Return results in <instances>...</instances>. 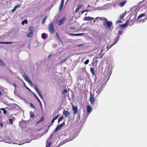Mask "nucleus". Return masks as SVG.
I'll return each instance as SVG.
<instances>
[{
  "label": "nucleus",
  "mask_w": 147,
  "mask_h": 147,
  "mask_svg": "<svg viewBox=\"0 0 147 147\" xmlns=\"http://www.w3.org/2000/svg\"><path fill=\"white\" fill-rule=\"evenodd\" d=\"M23 76L24 79L31 86H32L33 84L31 81L29 79L28 76L26 74H24Z\"/></svg>",
  "instance_id": "4"
},
{
  "label": "nucleus",
  "mask_w": 147,
  "mask_h": 147,
  "mask_svg": "<svg viewBox=\"0 0 147 147\" xmlns=\"http://www.w3.org/2000/svg\"><path fill=\"white\" fill-rule=\"evenodd\" d=\"M29 30L30 31H33L34 32V28L32 26H30L29 28Z\"/></svg>",
  "instance_id": "31"
},
{
  "label": "nucleus",
  "mask_w": 147,
  "mask_h": 147,
  "mask_svg": "<svg viewBox=\"0 0 147 147\" xmlns=\"http://www.w3.org/2000/svg\"><path fill=\"white\" fill-rule=\"evenodd\" d=\"M63 5H64L63 3H61L59 7V11H61L62 10V9L63 8Z\"/></svg>",
  "instance_id": "20"
},
{
  "label": "nucleus",
  "mask_w": 147,
  "mask_h": 147,
  "mask_svg": "<svg viewBox=\"0 0 147 147\" xmlns=\"http://www.w3.org/2000/svg\"><path fill=\"white\" fill-rule=\"evenodd\" d=\"M95 19H99L102 20L104 22L103 25L106 28H110L112 24V22L111 21H109L107 19L105 18H102L101 17H97Z\"/></svg>",
  "instance_id": "1"
},
{
  "label": "nucleus",
  "mask_w": 147,
  "mask_h": 147,
  "mask_svg": "<svg viewBox=\"0 0 147 147\" xmlns=\"http://www.w3.org/2000/svg\"><path fill=\"white\" fill-rule=\"evenodd\" d=\"M97 57H96V58H94L93 59V61L96 63H97L98 62L97 60Z\"/></svg>",
  "instance_id": "42"
},
{
  "label": "nucleus",
  "mask_w": 147,
  "mask_h": 147,
  "mask_svg": "<svg viewBox=\"0 0 147 147\" xmlns=\"http://www.w3.org/2000/svg\"><path fill=\"white\" fill-rule=\"evenodd\" d=\"M0 109L3 111V113L4 115H6L8 113L7 111L4 109L2 108Z\"/></svg>",
  "instance_id": "16"
},
{
  "label": "nucleus",
  "mask_w": 147,
  "mask_h": 147,
  "mask_svg": "<svg viewBox=\"0 0 147 147\" xmlns=\"http://www.w3.org/2000/svg\"><path fill=\"white\" fill-rule=\"evenodd\" d=\"M55 120L54 118H53L52 119V121H51L52 124H51V125H53V123L54 122Z\"/></svg>",
  "instance_id": "46"
},
{
  "label": "nucleus",
  "mask_w": 147,
  "mask_h": 147,
  "mask_svg": "<svg viewBox=\"0 0 147 147\" xmlns=\"http://www.w3.org/2000/svg\"><path fill=\"white\" fill-rule=\"evenodd\" d=\"M129 21L128 20V21H127L125 23L127 24V25L129 24Z\"/></svg>",
  "instance_id": "49"
},
{
  "label": "nucleus",
  "mask_w": 147,
  "mask_h": 147,
  "mask_svg": "<svg viewBox=\"0 0 147 147\" xmlns=\"http://www.w3.org/2000/svg\"><path fill=\"white\" fill-rule=\"evenodd\" d=\"M72 110L73 111V114H75L77 113L78 109L77 107L76 106L74 107L73 105Z\"/></svg>",
  "instance_id": "7"
},
{
  "label": "nucleus",
  "mask_w": 147,
  "mask_h": 147,
  "mask_svg": "<svg viewBox=\"0 0 147 147\" xmlns=\"http://www.w3.org/2000/svg\"><path fill=\"white\" fill-rule=\"evenodd\" d=\"M79 10V9L78 8H77V9L76 10L75 12H77Z\"/></svg>",
  "instance_id": "55"
},
{
  "label": "nucleus",
  "mask_w": 147,
  "mask_h": 147,
  "mask_svg": "<svg viewBox=\"0 0 147 147\" xmlns=\"http://www.w3.org/2000/svg\"><path fill=\"white\" fill-rule=\"evenodd\" d=\"M47 37L46 36V34L45 33H43L42 34V38L43 39H44L45 38H47Z\"/></svg>",
  "instance_id": "27"
},
{
  "label": "nucleus",
  "mask_w": 147,
  "mask_h": 147,
  "mask_svg": "<svg viewBox=\"0 0 147 147\" xmlns=\"http://www.w3.org/2000/svg\"><path fill=\"white\" fill-rule=\"evenodd\" d=\"M10 138L9 137H7L6 139L5 140H10Z\"/></svg>",
  "instance_id": "53"
},
{
  "label": "nucleus",
  "mask_w": 147,
  "mask_h": 147,
  "mask_svg": "<svg viewBox=\"0 0 147 147\" xmlns=\"http://www.w3.org/2000/svg\"><path fill=\"white\" fill-rule=\"evenodd\" d=\"M34 88H35V90L37 92V93H38V94L40 96V95H41V92H40V91L38 89V88H37V86H36V85H34Z\"/></svg>",
  "instance_id": "11"
},
{
  "label": "nucleus",
  "mask_w": 147,
  "mask_h": 147,
  "mask_svg": "<svg viewBox=\"0 0 147 147\" xmlns=\"http://www.w3.org/2000/svg\"><path fill=\"white\" fill-rule=\"evenodd\" d=\"M34 117V115L33 114H32L31 115V117L32 118H33Z\"/></svg>",
  "instance_id": "51"
},
{
  "label": "nucleus",
  "mask_w": 147,
  "mask_h": 147,
  "mask_svg": "<svg viewBox=\"0 0 147 147\" xmlns=\"http://www.w3.org/2000/svg\"><path fill=\"white\" fill-rule=\"evenodd\" d=\"M27 20H23L22 22V24L23 25H24L25 24H27Z\"/></svg>",
  "instance_id": "28"
},
{
  "label": "nucleus",
  "mask_w": 147,
  "mask_h": 147,
  "mask_svg": "<svg viewBox=\"0 0 147 147\" xmlns=\"http://www.w3.org/2000/svg\"><path fill=\"white\" fill-rule=\"evenodd\" d=\"M103 88L104 87H103L102 85H98L97 86L95 89L96 90V93L97 94L96 95V97L100 94Z\"/></svg>",
  "instance_id": "2"
},
{
  "label": "nucleus",
  "mask_w": 147,
  "mask_h": 147,
  "mask_svg": "<svg viewBox=\"0 0 147 147\" xmlns=\"http://www.w3.org/2000/svg\"><path fill=\"white\" fill-rule=\"evenodd\" d=\"M44 120V117H42L39 120V121L38 122V123H39L43 121Z\"/></svg>",
  "instance_id": "26"
},
{
  "label": "nucleus",
  "mask_w": 147,
  "mask_h": 147,
  "mask_svg": "<svg viewBox=\"0 0 147 147\" xmlns=\"http://www.w3.org/2000/svg\"><path fill=\"white\" fill-rule=\"evenodd\" d=\"M47 18V16H45L44 18L43 19L42 22V24H45V22Z\"/></svg>",
  "instance_id": "18"
},
{
  "label": "nucleus",
  "mask_w": 147,
  "mask_h": 147,
  "mask_svg": "<svg viewBox=\"0 0 147 147\" xmlns=\"http://www.w3.org/2000/svg\"><path fill=\"white\" fill-rule=\"evenodd\" d=\"M94 94L92 93H90V101L92 105L94 104Z\"/></svg>",
  "instance_id": "6"
},
{
  "label": "nucleus",
  "mask_w": 147,
  "mask_h": 147,
  "mask_svg": "<svg viewBox=\"0 0 147 147\" xmlns=\"http://www.w3.org/2000/svg\"><path fill=\"white\" fill-rule=\"evenodd\" d=\"M114 45V44L112 43L109 46H107L106 47V49H107V51L108 50L111 48Z\"/></svg>",
  "instance_id": "21"
},
{
  "label": "nucleus",
  "mask_w": 147,
  "mask_h": 147,
  "mask_svg": "<svg viewBox=\"0 0 147 147\" xmlns=\"http://www.w3.org/2000/svg\"><path fill=\"white\" fill-rule=\"evenodd\" d=\"M65 123L64 122H63L62 123L58 125L55 129L54 131V132H55L60 129L61 127H62L63 125H65Z\"/></svg>",
  "instance_id": "5"
},
{
  "label": "nucleus",
  "mask_w": 147,
  "mask_h": 147,
  "mask_svg": "<svg viewBox=\"0 0 147 147\" xmlns=\"http://www.w3.org/2000/svg\"><path fill=\"white\" fill-rule=\"evenodd\" d=\"M108 73H109L108 75H109V74H110V76L111 74V73L109 71L108 72L107 71V74Z\"/></svg>",
  "instance_id": "58"
},
{
  "label": "nucleus",
  "mask_w": 147,
  "mask_h": 147,
  "mask_svg": "<svg viewBox=\"0 0 147 147\" xmlns=\"http://www.w3.org/2000/svg\"><path fill=\"white\" fill-rule=\"evenodd\" d=\"M91 110V107L89 105L87 106V112L88 114H89L90 113Z\"/></svg>",
  "instance_id": "13"
},
{
  "label": "nucleus",
  "mask_w": 147,
  "mask_h": 147,
  "mask_svg": "<svg viewBox=\"0 0 147 147\" xmlns=\"http://www.w3.org/2000/svg\"><path fill=\"white\" fill-rule=\"evenodd\" d=\"M117 23H119L121 22V20H117Z\"/></svg>",
  "instance_id": "47"
},
{
  "label": "nucleus",
  "mask_w": 147,
  "mask_h": 147,
  "mask_svg": "<svg viewBox=\"0 0 147 147\" xmlns=\"http://www.w3.org/2000/svg\"><path fill=\"white\" fill-rule=\"evenodd\" d=\"M30 107L32 108L35 109V107L34 105L31 103H30Z\"/></svg>",
  "instance_id": "37"
},
{
  "label": "nucleus",
  "mask_w": 147,
  "mask_h": 147,
  "mask_svg": "<svg viewBox=\"0 0 147 147\" xmlns=\"http://www.w3.org/2000/svg\"><path fill=\"white\" fill-rule=\"evenodd\" d=\"M15 90H16V89L15 90L14 92V94H15L16 95V94H16V92Z\"/></svg>",
  "instance_id": "64"
},
{
  "label": "nucleus",
  "mask_w": 147,
  "mask_h": 147,
  "mask_svg": "<svg viewBox=\"0 0 147 147\" xmlns=\"http://www.w3.org/2000/svg\"><path fill=\"white\" fill-rule=\"evenodd\" d=\"M32 94H33V95L37 99V100H38V101H39V102H40V100L38 98V97L36 95V94L33 92H32Z\"/></svg>",
  "instance_id": "24"
},
{
  "label": "nucleus",
  "mask_w": 147,
  "mask_h": 147,
  "mask_svg": "<svg viewBox=\"0 0 147 147\" xmlns=\"http://www.w3.org/2000/svg\"><path fill=\"white\" fill-rule=\"evenodd\" d=\"M8 121L10 124H13L12 119H9Z\"/></svg>",
  "instance_id": "39"
},
{
  "label": "nucleus",
  "mask_w": 147,
  "mask_h": 147,
  "mask_svg": "<svg viewBox=\"0 0 147 147\" xmlns=\"http://www.w3.org/2000/svg\"><path fill=\"white\" fill-rule=\"evenodd\" d=\"M0 126H1V128H2L3 127V124H1V123L0 124Z\"/></svg>",
  "instance_id": "61"
},
{
  "label": "nucleus",
  "mask_w": 147,
  "mask_h": 147,
  "mask_svg": "<svg viewBox=\"0 0 147 147\" xmlns=\"http://www.w3.org/2000/svg\"><path fill=\"white\" fill-rule=\"evenodd\" d=\"M14 43L13 42H4V44H11Z\"/></svg>",
  "instance_id": "29"
},
{
  "label": "nucleus",
  "mask_w": 147,
  "mask_h": 147,
  "mask_svg": "<svg viewBox=\"0 0 147 147\" xmlns=\"http://www.w3.org/2000/svg\"><path fill=\"white\" fill-rule=\"evenodd\" d=\"M86 11H85V10H84L82 11V12H81V13L82 14L83 13H84V12Z\"/></svg>",
  "instance_id": "62"
},
{
  "label": "nucleus",
  "mask_w": 147,
  "mask_h": 147,
  "mask_svg": "<svg viewBox=\"0 0 147 147\" xmlns=\"http://www.w3.org/2000/svg\"><path fill=\"white\" fill-rule=\"evenodd\" d=\"M63 111V114L65 115L66 117H67L70 115V114L68 111H65V110H64Z\"/></svg>",
  "instance_id": "12"
},
{
  "label": "nucleus",
  "mask_w": 147,
  "mask_h": 147,
  "mask_svg": "<svg viewBox=\"0 0 147 147\" xmlns=\"http://www.w3.org/2000/svg\"><path fill=\"white\" fill-rule=\"evenodd\" d=\"M65 20V17L63 18L62 19L58 22V24L59 25H61L63 22H64Z\"/></svg>",
  "instance_id": "8"
},
{
  "label": "nucleus",
  "mask_w": 147,
  "mask_h": 147,
  "mask_svg": "<svg viewBox=\"0 0 147 147\" xmlns=\"http://www.w3.org/2000/svg\"><path fill=\"white\" fill-rule=\"evenodd\" d=\"M52 55H50L49 56L48 58H49L50 57H52Z\"/></svg>",
  "instance_id": "57"
},
{
  "label": "nucleus",
  "mask_w": 147,
  "mask_h": 147,
  "mask_svg": "<svg viewBox=\"0 0 147 147\" xmlns=\"http://www.w3.org/2000/svg\"><path fill=\"white\" fill-rule=\"evenodd\" d=\"M84 33H79V34H73L72 33H69V35L70 36H82L83 34H84Z\"/></svg>",
  "instance_id": "9"
},
{
  "label": "nucleus",
  "mask_w": 147,
  "mask_h": 147,
  "mask_svg": "<svg viewBox=\"0 0 147 147\" xmlns=\"http://www.w3.org/2000/svg\"><path fill=\"white\" fill-rule=\"evenodd\" d=\"M104 54V53H103L101 55H100V54H99V55L100 56V58H101L102 57Z\"/></svg>",
  "instance_id": "45"
},
{
  "label": "nucleus",
  "mask_w": 147,
  "mask_h": 147,
  "mask_svg": "<svg viewBox=\"0 0 147 147\" xmlns=\"http://www.w3.org/2000/svg\"><path fill=\"white\" fill-rule=\"evenodd\" d=\"M51 135L50 136V137L48 139L47 141V142L46 147H50L49 146H48L47 143L48 142V141H49V139L50 138V137H51Z\"/></svg>",
  "instance_id": "43"
},
{
  "label": "nucleus",
  "mask_w": 147,
  "mask_h": 147,
  "mask_svg": "<svg viewBox=\"0 0 147 147\" xmlns=\"http://www.w3.org/2000/svg\"><path fill=\"white\" fill-rule=\"evenodd\" d=\"M145 15L144 13H142L138 17V19H139L142 17L145 16Z\"/></svg>",
  "instance_id": "30"
},
{
  "label": "nucleus",
  "mask_w": 147,
  "mask_h": 147,
  "mask_svg": "<svg viewBox=\"0 0 147 147\" xmlns=\"http://www.w3.org/2000/svg\"><path fill=\"white\" fill-rule=\"evenodd\" d=\"M127 26V24L125 23V24H121L120 26V27L122 29L125 27H126Z\"/></svg>",
  "instance_id": "23"
},
{
  "label": "nucleus",
  "mask_w": 147,
  "mask_h": 147,
  "mask_svg": "<svg viewBox=\"0 0 147 147\" xmlns=\"http://www.w3.org/2000/svg\"><path fill=\"white\" fill-rule=\"evenodd\" d=\"M40 98H41L42 99H43V97H42V94H41V95H40Z\"/></svg>",
  "instance_id": "54"
},
{
  "label": "nucleus",
  "mask_w": 147,
  "mask_h": 147,
  "mask_svg": "<svg viewBox=\"0 0 147 147\" xmlns=\"http://www.w3.org/2000/svg\"><path fill=\"white\" fill-rule=\"evenodd\" d=\"M83 4H80L78 7L77 8L79 10L81 7L83 6Z\"/></svg>",
  "instance_id": "35"
},
{
  "label": "nucleus",
  "mask_w": 147,
  "mask_h": 147,
  "mask_svg": "<svg viewBox=\"0 0 147 147\" xmlns=\"http://www.w3.org/2000/svg\"><path fill=\"white\" fill-rule=\"evenodd\" d=\"M0 65H2V66H4V64L3 63V61L0 59Z\"/></svg>",
  "instance_id": "36"
},
{
  "label": "nucleus",
  "mask_w": 147,
  "mask_h": 147,
  "mask_svg": "<svg viewBox=\"0 0 147 147\" xmlns=\"http://www.w3.org/2000/svg\"><path fill=\"white\" fill-rule=\"evenodd\" d=\"M65 143H66V142H64L63 143H62V144H61V143H60V144H59V146H61V145L62 144H64Z\"/></svg>",
  "instance_id": "48"
},
{
  "label": "nucleus",
  "mask_w": 147,
  "mask_h": 147,
  "mask_svg": "<svg viewBox=\"0 0 147 147\" xmlns=\"http://www.w3.org/2000/svg\"><path fill=\"white\" fill-rule=\"evenodd\" d=\"M51 142H49V143L48 146H50V145H51Z\"/></svg>",
  "instance_id": "60"
},
{
  "label": "nucleus",
  "mask_w": 147,
  "mask_h": 147,
  "mask_svg": "<svg viewBox=\"0 0 147 147\" xmlns=\"http://www.w3.org/2000/svg\"><path fill=\"white\" fill-rule=\"evenodd\" d=\"M63 119V116L61 117L58 120V122L59 123Z\"/></svg>",
  "instance_id": "34"
},
{
  "label": "nucleus",
  "mask_w": 147,
  "mask_h": 147,
  "mask_svg": "<svg viewBox=\"0 0 147 147\" xmlns=\"http://www.w3.org/2000/svg\"><path fill=\"white\" fill-rule=\"evenodd\" d=\"M64 0H61V3H64Z\"/></svg>",
  "instance_id": "59"
},
{
  "label": "nucleus",
  "mask_w": 147,
  "mask_h": 147,
  "mask_svg": "<svg viewBox=\"0 0 147 147\" xmlns=\"http://www.w3.org/2000/svg\"><path fill=\"white\" fill-rule=\"evenodd\" d=\"M68 59V57H66L65 58H64L62 60H61V63H63L65 62Z\"/></svg>",
  "instance_id": "25"
},
{
  "label": "nucleus",
  "mask_w": 147,
  "mask_h": 147,
  "mask_svg": "<svg viewBox=\"0 0 147 147\" xmlns=\"http://www.w3.org/2000/svg\"><path fill=\"white\" fill-rule=\"evenodd\" d=\"M24 84L25 86V87H26V88L28 90H29V91L30 92H32V91L29 88H28L26 86V85L24 83Z\"/></svg>",
  "instance_id": "32"
},
{
  "label": "nucleus",
  "mask_w": 147,
  "mask_h": 147,
  "mask_svg": "<svg viewBox=\"0 0 147 147\" xmlns=\"http://www.w3.org/2000/svg\"><path fill=\"white\" fill-rule=\"evenodd\" d=\"M83 45H84L81 44L78 45V47H80L81 46H82Z\"/></svg>",
  "instance_id": "56"
},
{
  "label": "nucleus",
  "mask_w": 147,
  "mask_h": 147,
  "mask_svg": "<svg viewBox=\"0 0 147 147\" xmlns=\"http://www.w3.org/2000/svg\"><path fill=\"white\" fill-rule=\"evenodd\" d=\"M20 6V5H18L15 6V7H14V8H15L16 9L17 8H19Z\"/></svg>",
  "instance_id": "38"
},
{
  "label": "nucleus",
  "mask_w": 147,
  "mask_h": 147,
  "mask_svg": "<svg viewBox=\"0 0 147 147\" xmlns=\"http://www.w3.org/2000/svg\"><path fill=\"white\" fill-rule=\"evenodd\" d=\"M67 89H64L62 92V94H64L67 92Z\"/></svg>",
  "instance_id": "33"
},
{
  "label": "nucleus",
  "mask_w": 147,
  "mask_h": 147,
  "mask_svg": "<svg viewBox=\"0 0 147 147\" xmlns=\"http://www.w3.org/2000/svg\"><path fill=\"white\" fill-rule=\"evenodd\" d=\"M90 71L92 74V75L93 76L95 74V72L94 68L92 67H91L90 69Z\"/></svg>",
  "instance_id": "22"
},
{
  "label": "nucleus",
  "mask_w": 147,
  "mask_h": 147,
  "mask_svg": "<svg viewBox=\"0 0 147 147\" xmlns=\"http://www.w3.org/2000/svg\"><path fill=\"white\" fill-rule=\"evenodd\" d=\"M126 14V13L125 12L124 13L120 15L119 17L120 19L121 20L123 19V18L125 16Z\"/></svg>",
  "instance_id": "17"
},
{
  "label": "nucleus",
  "mask_w": 147,
  "mask_h": 147,
  "mask_svg": "<svg viewBox=\"0 0 147 147\" xmlns=\"http://www.w3.org/2000/svg\"><path fill=\"white\" fill-rule=\"evenodd\" d=\"M123 33V31L121 30H120L118 32V34L119 35H121Z\"/></svg>",
  "instance_id": "41"
},
{
  "label": "nucleus",
  "mask_w": 147,
  "mask_h": 147,
  "mask_svg": "<svg viewBox=\"0 0 147 147\" xmlns=\"http://www.w3.org/2000/svg\"><path fill=\"white\" fill-rule=\"evenodd\" d=\"M59 117V115H57L55 117L54 119H55V120H56V119H57Z\"/></svg>",
  "instance_id": "44"
},
{
  "label": "nucleus",
  "mask_w": 147,
  "mask_h": 147,
  "mask_svg": "<svg viewBox=\"0 0 147 147\" xmlns=\"http://www.w3.org/2000/svg\"><path fill=\"white\" fill-rule=\"evenodd\" d=\"M94 19L93 18L90 17H86L83 19L84 20L86 21L93 20Z\"/></svg>",
  "instance_id": "10"
},
{
  "label": "nucleus",
  "mask_w": 147,
  "mask_h": 147,
  "mask_svg": "<svg viewBox=\"0 0 147 147\" xmlns=\"http://www.w3.org/2000/svg\"><path fill=\"white\" fill-rule=\"evenodd\" d=\"M16 9L14 8L11 10V11L12 12H13V11H16Z\"/></svg>",
  "instance_id": "50"
},
{
  "label": "nucleus",
  "mask_w": 147,
  "mask_h": 147,
  "mask_svg": "<svg viewBox=\"0 0 147 147\" xmlns=\"http://www.w3.org/2000/svg\"><path fill=\"white\" fill-rule=\"evenodd\" d=\"M57 38L59 39V40L60 39V37L58 36V35L57 34Z\"/></svg>",
  "instance_id": "52"
},
{
  "label": "nucleus",
  "mask_w": 147,
  "mask_h": 147,
  "mask_svg": "<svg viewBox=\"0 0 147 147\" xmlns=\"http://www.w3.org/2000/svg\"><path fill=\"white\" fill-rule=\"evenodd\" d=\"M34 32L33 31H30L27 35V36L28 37H31L32 36Z\"/></svg>",
  "instance_id": "15"
},
{
  "label": "nucleus",
  "mask_w": 147,
  "mask_h": 147,
  "mask_svg": "<svg viewBox=\"0 0 147 147\" xmlns=\"http://www.w3.org/2000/svg\"><path fill=\"white\" fill-rule=\"evenodd\" d=\"M49 28L50 32L53 33L54 31L53 23L51 22L49 25Z\"/></svg>",
  "instance_id": "3"
},
{
  "label": "nucleus",
  "mask_w": 147,
  "mask_h": 147,
  "mask_svg": "<svg viewBox=\"0 0 147 147\" xmlns=\"http://www.w3.org/2000/svg\"><path fill=\"white\" fill-rule=\"evenodd\" d=\"M119 36H117L115 38V40L114 41V45L116 44L117 42L119 41Z\"/></svg>",
  "instance_id": "14"
},
{
  "label": "nucleus",
  "mask_w": 147,
  "mask_h": 147,
  "mask_svg": "<svg viewBox=\"0 0 147 147\" xmlns=\"http://www.w3.org/2000/svg\"><path fill=\"white\" fill-rule=\"evenodd\" d=\"M3 141L2 139L0 137V142Z\"/></svg>",
  "instance_id": "63"
},
{
  "label": "nucleus",
  "mask_w": 147,
  "mask_h": 147,
  "mask_svg": "<svg viewBox=\"0 0 147 147\" xmlns=\"http://www.w3.org/2000/svg\"><path fill=\"white\" fill-rule=\"evenodd\" d=\"M89 59H87L85 61V62L84 63L85 65H87L88 63H89Z\"/></svg>",
  "instance_id": "40"
},
{
  "label": "nucleus",
  "mask_w": 147,
  "mask_h": 147,
  "mask_svg": "<svg viewBox=\"0 0 147 147\" xmlns=\"http://www.w3.org/2000/svg\"><path fill=\"white\" fill-rule=\"evenodd\" d=\"M126 3V1H124L120 3V6L121 7H123Z\"/></svg>",
  "instance_id": "19"
}]
</instances>
